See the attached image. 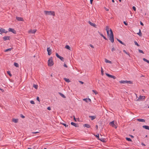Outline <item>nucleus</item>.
<instances>
[{"instance_id":"nucleus-1","label":"nucleus","mask_w":149,"mask_h":149,"mask_svg":"<svg viewBox=\"0 0 149 149\" xmlns=\"http://www.w3.org/2000/svg\"><path fill=\"white\" fill-rule=\"evenodd\" d=\"M107 34L108 36L109 37V40L111 42L113 43L114 42V37L112 30L111 29H109L108 26L106 27Z\"/></svg>"},{"instance_id":"nucleus-2","label":"nucleus","mask_w":149,"mask_h":149,"mask_svg":"<svg viewBox=\"0 0 149 149\" xmlns=\"http://www.w3.org/2000/svg\"><path fill=\"white\" fill-rule=\"evenodd\" d=\"M44 12L46 15H52L53 16L55 15V12L54 11H45Z\"/></svg>"},{"instance_id":"nucleus-3","label":"nucleus","mask_w":149,"mask_h":149,"mask_svg":"<svg viewBox=\"0 0 149 149\" xmlns=\"http://www.w3.org/2000/svg\"><path fill=\"white\" fill-rule=\"evenodd\" d=\"M54 63L53 61L52 57H50L48 60V65L49 66H52L54 65Z\"/></svg>"},{"instance_id":"nucleus-4","label":"nucleus","mask_w":149,"mask_h":149,"mask_svg":"<svg viewBox=\"0 0 149 149\" xmlns=\"http://www.w3.org/2000/svg\"><path fill=\"white\" fill-rule=\"evenodd\" d=\"M120 84H130L132 83V82L130 81L122 80L119 81Z\"/></svg>"},{"instance_id":"nucleus-5","label":"nucleus","mask_w":149,"mask_h":149,"mask_svg":"<svg viewBox=\"0 0 149 149\" xmlns=\"http://www.w3.org/2000/svg\"><path fill=\"white\" fill-rule=\"evenodd\" d=\"M8 32V31H6L5 30V29H2L1 28L0 29V34H1L2 33H7Z\"/></svg>"},{"instance_id":"nucleus-6","label":"nucleus","mask_w":149,"mask_h":149,"mask_svg":"<svg viewBox=\"0 0 149 149\" xmlns=\"http://www.w3.org/2000/svg\"><path fill=\"white\" fill-rule=\"evenodd\" d=\"M109 125L112 127H114L115 128H116L117 127V126L115 125L114 121L110 122L109 123Z\"/></svg>"},{"instance_id":"nucleus-7","label":"nucleus","mask_w":149,"mask_h":149,"mask_svg":"<svg viewBox=\"0 0 149 149\" xmlns=\"http://www.w3.org/2000/svg\"><path fill=\"white\" fill-rule=\"evenodd\" d=\"M8 31L12 32L14 34L16 33V31L13 29L9 28L8 29Z\"/></svg>"},{"instance_id":"nucleus-8","label":"nucleus","mask_w":149,"mask_h":149,"mask_svg":"<svg viewBox=\"0 0 149 149\" xmlns=\"http://www.w3.org/2000/svg\"><path fill=\"white\" fill-rule=\"evenodd\" d=\"M106 75L108 77L112 78L113 79H115L116 78V77L115 76L110 75L107 73H106Z\"/></svg>"},{"instance_id":"nucleus-9","label":"nucleus","mask_w":149,"mask_h":149,"mask_svg":"<svg viewBox=\"0 0 149 149\" xmlns=\"http://www.w3.org/2000/svg\"><path fill=\"white\" fill-rule=\"evenodd\" d=\"M36 29H31L29 31L28 33H35L36 32Z\"/></svg>"},{"instance_id":"nucleus-10","label":"nucleus","mask_w":149,"mask_h":149,"mask_svg":"<svg viewBox=\"0 0 149 149\" xmlns=\"http://www.w3.org/2000/svg\"><path fill=\"white\" fill-rule=\"evenodd\" d=\"M145 98V96H141L140 95L139 97L136 100L137 101H140L141 99H144Z\"/></svg>"},{"instance_id":"nucleus-11","label":"nucleus","mask_w":149,"mask_h":149,"mask_svg":"<svg viewBox=\"0 0 149 149\" xmlns=\"http://www.w3.org/2000/svg\"><path fill=\"white\" fill-rule=\"evenodd\" d=\"M47 51L48 52V54L49 55H50L51 54L52 50L50 47H48L47 49Z\"/></svg>"},{"instance_id":"nucleus-12","label":"nucleus","mask_w":149,"mask_h":149,"mask_svg":"<svg viewBox=\"0 0 149 149\" xmlns=\"http://www.w3.org/2000/svg\"><path fill=\"white\" fill-rule=\"evenodd\" d=\"M83 100L84 101H85L86 102H91V100L90 98H84L83 99Z\"/></svg>"},{"instance_id":"nucleus-13","label":"nucleus","mask_w":149,"mask_h":149,"mask_svg":"<svg viewBox=\"0 0 149 149\" xmlns=\"http://www.w3.org/2000/svg\"><path fill=\"white\" fill-rule=\"evenodd\" d=\"M16 19L19 21H23L24 19L23 18L21 17H16Z\"/></svg>"},{"instance_id":"nucleus-14","label":"nucleus","mask_w":149,"mask_h":149,"mask_svg":"<svg viewBox=\"0 0 149 149\" xmlns=\"http://www.w3.org/2000/svg\"><path fill=\"white\" fill-rule=\"evenodd\" d=\"M10 37L9 36H4L3 38V39L4 41H6L7 40H10Z\"/></svg>"},{"instance_id":"nucleus-15","label":"nucleus","mask_w":149,"mask_h":149,"mask_svg":"<svg viewBox=\"0 0 149 149\" xmlns=\"http://www.w3.org/2000/svg\"><path fill=\"white\" fill-rule=\"evenodd\" d=\"M88 22V23L91 26L94 27H96V25L94 23H93L90 21H89Z\"/></svg>"},{"instance_id":"nucleus-16","label":"nucleus","mask_w":149,"mask_h":149,"mask_svg":"<svg viewBox=\"0 0 149 149\" xmlns=\"http://www.w3.org/2000/svg\"><path fill=\"white\" fill-rule=\"evenodd\" d=\"M71 125H73V126L75 127H78V125L76 123H75L73 122H72L71 123Z\"/></svg>"},{"instance_id":"nucleus-17","label":"nucleus","mask_w":149,"mask_h":149,"mask_svg":"<svg viewBox=\"0 0 149 149\" xmlns=\"http://www.w3.org/2000/svg\"><path fill=\"white\" fill-rule=\"evenodd\" d=\"M146 130H149V126L147 125H143L142 126Z\"/></svg>"},{"instance_id":"nucleus-18","label":"nucleus","mask_w":149,"mask_h":149,"mask_svg":"<svg viewBox=\"0 0 149 149\" xmlns=\"http://www.w3.org/2000/svg\"><path fill=\"white\" fill-rule=\"evenodd\" d=\"M65 48L70 50H71V48L68 45H66L65 47Z\"/></svg>"},{"instance_id":"nucleus-19","label":"nucleus","mask_w":149,"mask_h":149,"mask_svg":"<svg viewBox=\"0 0 149 149\" xmlns=\"http://www.w3.org/2000/svg\"><path fill=\"white\" fill-rule=\"evenodd\" d=\"M137 120L141 122H145V120L143 119H138Z\"/></svg>"},{"instance_id":"nucleus-20","label":"nucleus","mask_w":149,"mask_h":149,"mask_svg":"<svg viewBox=\"0 0 149 149\" xmlns=\"http://www.w3.org/2000/svg\"><path fill=\"white\" fill-rule=\"evenodd\" d=\"M89 117L91 118V119L92 120H93L96 118L95 116H90Z\"/></svg>"},{"instance_id":"nucleus-21","label":"nucleus","mask_w":149,"mask_h":149,"mask_svg":"<svg viewBox=\"0 0 149 149\" xmlns=\"http://www.w3.org/2000/svg\"><path fill=\"white\" fill-rule=\"evenodd\" d=\"M105 62L106 63H112L111 61H109L106 58L105 59Z\"/></svg>"},{"instance_id":"nucleus-22","label":"nucleus","mask_w":149,"mask_h":149,"mask_svg":"<svg viewBox=\"0 0 149 149\" xmlns=\"http://www.w3.org/2000/svg\"><path fill=\"white\" fill-rule=\"evenodd\" d=\"M84 125V126L85 127H86L88 128H90L91 127L90 125L88 124H85Z\"/></svg>"},{"instance_id":"nucleus-23","label":"nucleus","mask_w":149,"mask_h":149,"mask_svg":"<svg viewBox=\"0 0 149 149\" xmlns=\"http://www.w3.org/2000/svg\"><path fill=\"white\" fill-rule=\"evenodd\" d=\"M13 121L14 123H16L18 122V119H13Z\"/></svg>"},{"instance_id":"nucleus-24","label":"nucleus","mask_w":149,"mask_h":149,"mask_svg":"<svg viewBox=\"0 0 149 149\" xmlns=\"http://www.w3.org/2000/svg\"><path fill=\"white\" fill-rule=\"evenodd\" d=\"M59 94L60 95L63 97V98H65V95H64L63 94L61 93H59Z\"/></svg>"},{"instance_id":"nucleus-25","label":"nucleus","mask_w":149,"mask_h":149,"mask_svg":"<svg viewBox=\"0 0 149 149\" xmlns=\"http://www.w3.org/2000/svg\"><path fill=\"white\" fill-rule=\"evenodd\" d=\"M64 80L67 82H68V83H69V82L70 81V80H69V79H67L66 78H64Z\"/></svg>"},{"instance_id":"nucleus-26","label":"nucleus","mask_w":149,"mask_h":149,"mask_svg":"<svg viewBox=\"0 0 149 149\" xmlns=\"http://www.w3.org/2000/svg\"><path fill=\"white\" fill-rule=\"evenodd\" d=\"M143 60L145 61V62H147L148 63V64H149V61L147 60V59H146L145 58H143Z\"/></svg>"},{"instance_id":"nucleus-27","label":"nucleus","mask_w":149,"mask_h":149,"mask_svg":"<svg viewBox=\"0 0 149 149\" xmlns=\"http://www.w3.org/2000/svg\"><path fill=\"white\" fill-rule=\"evenodd\" d=\"M61 61H64V58L61 56H60V57L59 58Z\"/></svg>"},{"instance_id":"nucleus-28","label":"nucleus","mask_w":149,"mask_h":149,"mask_svg":"<svg viewBox=\"0 0 149 149\" xmlns=\"http://www.w3.org/2000/svg\"><path fill=\"white\" fill-rule=\"evenodd\" d=\"M14 65H15V66L16 67H19V65L17 63H15V62L14 63Z\"/></svg>"},{"instance_id":"nucleus-29","label":"nucleus","mask_w":149,"mask_h":149,"mask_svg":"<svg viewBox=\"0 0 149 149\" xmlns=\"http://www.w3.org/2000/svg\"><path fill=\"white\" fill-rule=\"evenodd\" d=\"M126 139L128 141H132V139L130 138H127V137H126Z\"/></svg>"},{"instance_id":"nucleus-30","label":"nucleus","mask_w":149,"mask_h":149,"mask_svg":"<svg viewBox=\"0 0 149 149\" xmlns=\"http://www.w3.org/2000/svg\"><path fill=\"white\" fill-rule=\"evenodd\" d=\"M117 40L121 44L123 45H124V43L121 40H119L118 39H117Z\"/></svg>"},{"instance_id":"nucleus-31","label":"nucleus","mask_w":149,"mask_h":149,"mask_svg":"<svg viewBox=\"0 0 149 149\" xmlns=\"http://www.w3.org/2000/svg\"><path fill=\"white\" fill-rule=\"evenodd\" d=\"M137 34L138 35H139L140 36H141L142 34L141 33V31L140 30V29L139 30V32L138 33H137Z\"/></svg>"},{"instance_id":"nucleus-32","label":"nucleus","mask_w":149,"mask_h":149,"mask_svg":"<svg viewBox=\"0 0 149 149\" xmlns=\"http://www.w3.org/2000/svg\"><path fill=\"white\" fill-rule=\"evenodd\" d=\"M11 48H9L7 49H6L5 51V52H7L8 51H11Z\"/></svg>"},{"instance_id":"nucleus-33","label":"nucleus","mask_w":149,"mask_h":149,"mask_svg":"<svg viewBox=\"0 0 149 149\" xmlns=\"http://www.w3.org/2000/svg\"><path fill=\"white\" fill-rule=\"evenodd\" d=\"M33 87L36 89H37L38 87V86L37 85L34 84L33 85Z\"/></svg>"},{"instance_id":"nucleus-34","label":"nucleus","mask_w":149,"mask_h":149,"mask_svg":"<svg viewBox=\"0 0 149 149\" xmlns=\"http://www.w3.org/2000/svg\"><path fill=\"white\" fill-rule=\"evenodd\" d=\"M7 73L10 76H12V74H11L10 72L9 71H7Z\"/></svg>"},{"instance_id":"nucleus-35","label":"nucleus","mask_w":149,"mask_h":149,"mask_svg":"<svg viewBox=\"0 0 149 149\" xmlns=\"http://www.w3.org/2000/svg\"><path fill=\"white\" fill-rule=\"evenodd\" d=\"M62 124L65 127H68V125H66L64 123H62Z\"/></svg>"},{"instance_id":"nucleus-36","label":"nucleus","mask_w":149,"mask_h":149,"mask_svg":"<svg viewBox=\"0 0 149 149\" xmlns=\"http://www.w3.org/2000/svg\"><path fill=\"white\" fill-rule=\"evenodd\" d=\"M123 51L124 52H125L126 54H128V55H129V53H128L125 50H123Z\"/></svg>"},{"instance_id":"nucleus-37","label":"nucleus","mask_w":149,"mask_h":149,"mask_svg":"<svg viewBox=\"0 0 149 149\" xmlns=\"http://www.w3.org/2000/svg\"><path fill=\"white\" fill-rule=\"evenodd\" d=\"M134 42L135 45H137L138 46H139V45L138 44V43L136 41H135Z\"/></svg>"},{"instance_id":"nucleus-38","label":"nucleus","mask_w":149,"mask_h":149,"mask_svg":"<svg viewBox=\"0 0 149 149\" xmlns=\"http://www.w3.org/2000/svg\"><path fill=\"white\" fill-rule=\"evenodd\" d=\"M139 52H140V53H143V54H144V53L143 52V51L141 50H140V49H139Z\"/></svg>"},{"instance_id":"nucleus-39","label":"nucleus","mask_w":149,"mask_h":149,"mask_svg":"<svg viewBox=\"0 0 149 149\" xmlns=\"http://www.w3.org/2000/svg\"><path fill=\"white\" fill-rule=\"evenodd\" d=\"M56 56L58 58H59L60 56H59L58 54L57 53H56Z\"/></svg>"},{"instance_id":"nucleus-40","label":"nucleus","mask_w":149,"mask_h":149,"mask_svg":"<svg viewBox=\"0 0 149 149\" xmlns=\"http://www.w3.org/2000/svg\"><path fill=\"white\" fill-rule=\"evenodd\" d=\"M116 51L117 52V53H120L121 52V51L119 50L118 49H116Z\"/></svg>"},{"instance_id":"nucleus-41","label":"nucleus","mask_w":149,"mask_h":149,"mask_svg":"<svg viewBox=\"0 0 149 149\" xmlns=\"http://www.w3.org/2000/svg\"><path fill=\"white\" fill-rule=\"evenodd\" d=\"M30 102L32 104H35V102H34V101H33V100H31L30 101Z\"/></svg>"},{"instance_id":"nucleus-42","label":"nucleus","mask_w":149,"mask_h":149,"mask_svg":"<svg viewBox=\"0 0 149 149\" xmlns=\"http://www.w3.org/2000/svg\"><path fill=\"white\" fill-rule=\"evenodd\" d=\"M116 50V49H115V48L113 47H112V49H111V51L112 52H113V51H115Z\"/></svg>"},{"instance_id":"nucleus-43","label":"nucleus","mask_w":149,"mask_h":149,"mask_svg":"<svg viewBox=\"0 0 149 149\" xmlns=\"http://www.w3.org/2000/svg\"><path fill=\"white\" fill-rule=\"evenodd\" d=\"M132 8L134 11H135L136 10V8L135 6H133L132 7Z\"/></svg>"},{"instance_id":"nucleus-44","label":"nucleus","mask_w":149,"mask_h":149,"mask_svg":"<svg viewBox=\"0 0 149 149\" xmlns=\"http://www.w3.org/2000/svg\"><path fill=\"white\" fill-rule=\"evenodd\" d=\"M99 139L100 140V141H101L102 142H104V140L103 139H102V138H101V139Z\"/></svg>"},{"instance_id":"nucleus-45","label":"nucleus","mask_w":149,"mask_h":149,"mask_svg":"<svg viewBox=\"0 0 149 149\" xmlns=\"http://www.w3.org/2000/svg\"><path fill=\"white\" fill-rule=\"evenodd\" d=\"M101 72L102 73V74L103 75V74L104 72V71H103V69H102V67H101Z\"/></svg>"},{"instance_id":"nucleus-46","label":"nucleus","mask_w":149,"mask_h":149,"mask_svg":"<svg viewBox=\"0 0 149 149\" xmlns=\"http://www.w3.org/2000/svg\"><path fill=\"white\" fill-rule=\"evenodd\" d=\"M20 116L22 118H25V117L24 116H23V115H22V114H21L20 115Z\"/></svg>"},{"instance_id":"nucleus-47","label":"nucleus","mask_w":149,"mask_h":149,"mask_svg":"<svg viewBox=\"0 0 149 149\" xmlns=\"http://www.w3.org/2000/svg\"><path fill=\"white\" fill-rule=\"evenodd\" d=\"M124 24L126 26L128 24L125 21L123 22Z\"/></svg>"},{"instance_id":"nucleus-48","label":"nucleus","mask_w":149,"mask_h":149,"mask_svg":"<svg viewBox=\"0 0 149 149\" xmlns=\"http://www.w3.org/2000/svg\"><path fill=\"white\" fill-rule=\"evenodd\" d=\"M39 132H32V134H36V133H38Z\"/></svg>"},{"instance_id":"nucleus-49","label":"nucleus","mask_w":149,"mask_h":149,"mask_svg":"<svg viewBox=\"0 0 149 149\" xmlns=\"http://www.w3.org/2000/svg\"><path fill=\"white\" fill-rule=\"evenodd\" d=\"M47 109L48 110H51V107H48L47 108Z\"/></svg>"},{"instance_id":"nucleus-50","label":"nucleus","mask_w":149,"mask_h":149,"mask_svg":"<svg viewBox=\"0 0 149 149\" xmlns=\"http://www.w3.org/2000/svg\"><path fill=\"white\" fill-rule=\"evenodd\" d=\"M95 136L97 138H99V134H97Z\"/></svg>"},{"instance_id":"nucleus-51","label":"nucleus","mask_w":149,"mask_h":149,"mask_svg":"<svg viewBox=\"0 0 149 149\" xmlns=\"http://www.w3.org/2000/svg\"><path fill=\"white\" fill-rule=\"evenodd\" d=\"M63 66L64 67H66V68H67V67H68L67 66L65 63L64 64Z\"/></svg>"},{"instance_id":"nucleus-52","label":"nucleus","mask_w":149,"mask_h":149,"mask_svg":"<svg viewBox=\"0 0 149 149\" xmlns=\"http://www.w3.org/2000/svg\"><path fill=\"white\" fill-rule=\"evenodd\" d=\"M93 91L94 93L95 94H97V92L93 90Z\"/></svg>"},{"instance_id":"nucleus-53","label":"nucleus","mask_w":149,"mask_h":149,"mask_svg":"<svg viewBox=\"0 0 149 149\" xmlns=\"http://www.w3.org/2000/svg\"><path fill=\"white\" fill-rule=\"evenodd\" d=\"M93 0H90V3L91 4H92L93 1Z\"/></svg>"},{"instance_id":"nucleus-54","label":"nucleus","mask_w":149,"mask_h":149,"mask_svg":"<svg viewBox=\"0 0 149 149\" xmlns=\"http://www.w3.org/2000/svg\"><path fill=\"white\" fill-rule=\"evenodd\" d=\"M36 100L38 101L39 102H40V100H39V97H38L37 98H36Z\"/></svg>"},{"instance_id":"nucleus-55","label":"nucleus","mask_w":149,"mask_h":149,"mask_svg":"<svg viewBox=\"0 0 149 149\" xmlns=\"http://www.w3.org/2000/svg\"><path fill=\"white\" fill-rule=\"evenodd\" d=\"M79 82H80L81 84H84V82L81 81H79Z\"/></svg>"},{"instance_id":"nucleus-56","label":"nucleus","mask_w":149,"mask_h":149,"mask_svg":"<svg viewBox=\"0 0 149 149\" xmlns=\"http://www.w3.org/2000/svg\"><path fill=\"white\" fill-rule=\"evenodd\" d=\"M140 24L142 26L143 25V23L141 21L140 22Z\"/></svg>"},{"instance_id":"nucleus-57","label":"nucleus","mask_w":149,"mask_h":149,"mask_svg":"<svg viewBox=\"0 0 149 149\" xmlns=\"http://www.w3.org/2000/svg\"><path fill=\"white\" fill-rule=\"evenodd\" d=\"M0 90L2 92H4V91L3 90V89H1V88H0Z\"/></svg>"},{"instance_id":"nucleus-58","label":"nucleus","mask_w":149,"mask_h":149,"mask_svg":"<svg viewBox=\"0 0 149 149\" xmlns=\"http://www.w3.org/2000/svg\"><path fill=\"white\" fill-rule=\"evenodd\" d=\"M103 37L105 40H107V39L104 36H103Z\"/></svg>"},{"instance_id":"nucleus-59","label":"nucleus","mask_w":149,"mask_h":149,"mask_svg":"<svg viewBox=\"0 0 149 149\" xmlns=\"http://www.w3.org/2000/svg\"><path fill=\"white\" fill-rule=\"evenodd\" d=\"M90 45V47H91L93 48H94V47H93V46L91 44V45Z\"/></svg>"},{"instance_id":"nucleus-60","label":"nucleus","mask_w":149,"mask_h":149,"mask_svg":"<svg viewBox=\"0 0 149 149\" xmlns=\"http://www.w3.org/2000/svg\"><path fill=\"white\" fill-rule=\"evenodd\" d=\"M100 35L102 37H103V36H104V35L101 33H100Z\"/></svg>"},{"instance_id":"nucleus-61","label":"nucleus","mask_w":149,"mask_h":149,"mask_svg":"<svg viewBox=\"0 0 149 149\" xmlns=\"http://www.w3.org/2000/svg\"><path fill=\"white\" fill-rule=\"evenodd\" d=\"M141 144L142 146H145V144L144 143H141Z\"/></svg>"},{"instance_id":"nucleus-62","label":"nucleus","mask_w":149,"mask_h":149,"mask_svg":"<svg viewBox=\"0 0 149 149\" xmlns=\"http://www.w3.org/2000/svg\"><path fill=\"white\" fill-rule=\"evenodd\" d=\"M95 127L97 129L98 128V126L97 125H96L95 126Z\"/></svg>"},{"instance_id":"nucleus-63","label":"nucleus","mask_w":149,"mask_h":149,"mask_svg":"<svg viewBox=\"0 0 149 149\" xmlns=\"http://www.w3.org/2000/svg\"><path fill=\"white\" fill-rule=\"evenodd\" d=\"M105 9L107 11H108L109 10V9L108 8H105Z\"/></svg>"},{"instance_id":"nucleus-64","label":"nucleus","mask_w":149,"mask_h":149,"mask_svg":"<svg viewBox=\"0 0 149 149\" xmlns=\"http://www.w3.org/2000/svg\"><path fill=\"white\" fill-rule=\"evenodd\" d=\"M112 2L113 3L114 2V0H112Z\"/></svg>"}]
</instances>
